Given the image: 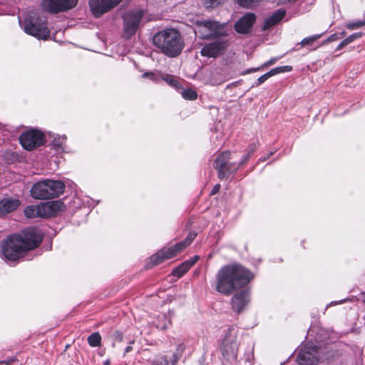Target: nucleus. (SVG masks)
Returning <instances> with one entry per match:
<instances>
[{
    "label": "nucleus",
    "instance_id": "nucleus-1",
    "mask_svg": "<svg viewBox=\"0 0 365 365\" xmlns=\"http://www.w3.org/2000/svg\"><path fill=\"white\" fill-rule=\"evenodd\" d=\"M42 240L43 235L37 228H26L19 234L7 236L1 242L2 255L6 259L16 261L25 252L36 248Z\"/></svg>",
    "mask_w": 365,
    "mask_h": 365
},
{
    "label": "nucleus",
    "instance_id": "nucleus-2",
    "mask_svg": "<svg viewBox=\"0 0 365 365\" xmlns=\"http://www.w3.org/2000/svg\"><path fill=\"white\" fill-rule=\"evenodd\" d=\"M194 31L202 39L212 40L201 49V55L215 58L224 53L229 46L226 24H195Z\"/></svg>",
    "mask_w": 365,
    "mask_h": 365
},
{
    "label": "nucleus",
    "instance_id": "nucleus-3",
    "mask_svg": "<svg viewBox=\"0 0 365 365\" xmlns=\"http://www.w3.org/2000/svg\"><path fill=\"white\" fill-rule=\"evenodd\" d=\"M253 277V274L240 264L223 266L216 275V290L230 295L233 291L248 284Z\"/></svg>",
    "mask_w": 365,
    "mask_h": 365
},
{
    "label": "nucleus",
    "instance_id": "nucleus-4",
    "mask_svg": "<svg viewBox=\"0 0 365 365\" xmlns=\"http://www.w3.org/2000/svg\"><path fill=\"white\" fill-rule=\"evenodd\" d=\"M153 45L170 58L178 56L185 47L180 33L175 29H165L156 33L153 37Z\"/></svg>",
    "mask_w": 365,
    "mask_h": 365
},
{
    "label": "nucleus",
    "instance_id": "nucleus-5",
    "mask_svg": "<svg viewBox=\"0 0 365 365\" xmlns=\"http://www.w3.org/2000/svg\"><path fill=\"white\" fill-rule=\"evenodd\" d=\"M196 235V233L190 232L183 241L175 244L173 247L162 249L155 255L151 256L150 262L152 266L160 264L165 259H170L175 257L178 252H181L187 246L190 245L191 242L195 240Z\"/></svg>",
    "mask_w": 365,
    "mask_h": 365
},
{
    "label": "nucleus",
    "instance_id": "nucleus-6",
    "mask_svg": "<svg viewBox=\"0 0 365 365\" xmlns=\"http://www.w3.org/2000/svg\"><path fill=\"white\" fill-rule=\"evenodd\" d=\"M230 159L231 153L225 151L217 155L215 160L214 168L217 171V175L220 180L228 178L239 169V165H237L236 163L230 162Z\"/></svg>",
    "mask_w": 365,
    "mask_h": 365
},
{
    "label": "nucleus",
    "instance_id": "nucleus-7",
    "mask_svg": "<svg viewBox=\"0 0 365 365\" xmlns=\"http://www.w3.org/2000/svg\"><path fill=\"white\" fill-rule=\"evenodd\" d=\"M319 346L309 342L302 346L296 361L299 365H314L319 360Z\"/></svg>",
    "mask_w": 365,
    "mask_h": 365
},
{
    "label": "nucleus",
    "instance_id": "nucleus-8",
    "mask_svg": "<svg viewBox=\"0 0 365 365\" xmlns=\"http://www.w3.org/2000/svg\"><path fill=\"white\" fill-rule=\"evenodd\" d=\"M44 135L38 130H30L23 133L19 141L24 148L31 150L43 143Z\"/></svg>",
    "mask_w": 365,
    "mask_h": 365
},
{
    "label": "nucleus",
    "instance_id": "nucleus-9",
    "mask_svg": "<svg viewBox=\"0 0 365 365\" xmlns=\"http://www.w3.org/2000/svg\"><path fill=\"white\" fill-rule=\"evenodd\" d=\"M238 351V344L234 328H230L226 334L222 346V354L227 359H236Z\"/></svg>",
    "mask_w": 365,
    "mask_h": 365
},
{
    "label": "nucleus",
    "instance_id": "nucleus-10",
    "mask_svg": "<svg viewBox=\"0 0 365 365\" xmlns=\"http://www.w3.org/2000/svg\"><path fill=\"white\" fill-rule=\"evenodd\" d=\"M124 23H140V21H160V14H150L140 9L128 10L123 15Z\"/></svg>",
    "mask_w": 365,
    "mask_h": 365
},
{
    "label": "nucleus",
    "instance_id": "nucleus-11",
    "mask_svg": "<svg viewBox=\"0 0 365 365\" xmlns=\"http://www.w3.org/2000/svg\"><path fill=\"white\" fill-rule=\"evenodd\" d=\"M78 0H43L41 6L44 11L50 13H58L75 7Z\"/></svg>",
    "mask_w": 365,
    "mask_h": 365
},
{
    "label": "nucleus",
    "instance_id": "nucleus-12",
    "mask_svg": "<svg viewBox=\"0 0 365 365\" xmlns=\"http://www.w3.org/2000/svg\"><path fill=\"white\" fill-rule=\"evenodd\" d=\"M185 350L184 343H178L175 351H173L170 357L165 354H158L152 361L151 365H177L179 360L182 358Z\"/></svg>",
    "mask_w": 365,
    "mask_h": 365
},
{
    "label": "nucleus",
    "instance_id": "nucleus-13",
    "mask_svg": "<svg viewBox=\"0 0 365 365\" xmlns=\"http://www.w3.org/2000/svg\"><path fill=\"white\" fill-rule=\"evenodd\" d=\"M123 0H89V6L92 14L96 17L103 14L117 6Z\"/></svg>",
    "mask_w": 365,
    "mask_h": 365
},
{
    "label": "nucleus",
    "instance_id": "nucleus-14",
    "mask_svg": "<svg viewBox=\"0 0 365 365\" xmlns=\"http://www.w3.org/2000/svg\"><path fill=\"white\" fill-rule=\"evenodd\" d=\"M21 29L27 34L33 36L38 39H47L51 33L49 28L46 24H19Z\"/></svg>",
    "mask_w": 365,
    "mask_h": 365
},
{
    "label": "nucleus",
    "instance_id": "nucleus-15",
    "mask_svg": "<svg viewBox=\"0 0 365 365\" xmlns=\"http://www.w3.org/2000/svg\"><path fill=\"white\" fill-rule=\"evenodd\" d=\"M250 301V293L248 291H242L235 294L231 299L232 309L240 313Z\"/></svg>",
    "mask_w": 365,
    "mask_h": 365
},
{
    "label": "nucleus",
    "instance_id": "nucleus-16",
    "mask_svg": "<svg viewBox=\"0 0 365 365\" xmlns=\"http://www.w3.org/2000/svg\"><path fill=\"white\" fill-rule=\"evenodd\" d=\"M31 195L35 199H51L45 180L38 182L32 186Z\"/></svg>",
    "mask_w": 365,
    "mask_h": 365
},
{
    "label": "nucleus",
    "instance_id": "nucleus-17",
    "mask_svg": "<svg viewBox=\"0 0 365 365\" xmlns=\"http://www.w3.org/2000/svg\"><path fill=\"white\" fill-rule=\"evenodd\" d=\"M51 198L59 197L64 192L65 184L61 180H45Z\"/></svg>",
    "mask_w": 365,
    "mask_h": 365
},
{
    "label": "nucleus",
    "instance_id": "nucleus-18",
    "mask_svg": "<svg viewBox=\"0 0 365 365\" xmlns=\"http://www.w3.org/2000/svg\"><path fill=\"white\" fill-rule=\"evenodd\" d=\"M20 200L16 198H4L0 201V216L16 210L20 205Z\"/></svg>",
    "mask_w": 365,
    "mask_h": 365
},
{
    "label": "nucleus",
    "instance_id": "nucleus-19",
    "mask_svg": "<svg viewBox=\"0 0 365 365\" xmlns=\"http://www.w3.org/2000/svg\"><path fill=\"white\" fill-rule=\"evenodd\" d=\"M292 70L291 66H279L272 68L267 73L263 74L258 78L257 81L253 85V86H258L265 82L270 77L281 73L289 72Z\"/></svg>",
    "mask_w": 365,
    "mask_h": 365
},
{
    "label": "nucleus",
    "instance_id": "nucleus-20",
    "mask_svg": "<svg viewBox=\"0 0 365 365\" xmlns=\"http://www.w3.org/2000/svg\"><path fill=\"white\" fill-rule=\"evenodd\" d=\"M286 15V11L282 9H279L276 10L272 13V15L268 16L264 23H279L280 21H282Z\"/></svg>",
    "mask_w": 365,
    "mask_h": 365
},
{
    "label": "nucleus",
    "instance_id": "nucleus-21",
    "mask_svg": "<svg viewBox=\"0 0 365 365\" xmlns=\"http://www.w3.org/2000/svg\"><path fill=\"white\" fill-rule=\"evenodd\" d=\"M66 140V135H56L52 140L53 148L57 151H65V143Z\"/></svg>",
    "mask_w": 365,
    "mask_h": 365
},
{
    "label": "nucleus",
    "instance_id": "nucleus-22",
    "mask_svg": "<svg viewBox=\"0 0 365 365\" xmlns=\"http://www.w3.org/2000/svg\"><path fill=\"white\" fill-rule=\"evenodd\" d=\"M37 210L38 217H52V212L51 211V205L48 202L41 203L37 205Z\"/></svg>",
    "mask_w": 365,
    "mask_h": 365
},
{
    "label": "nucleus",
    "instance_id": "nucleus-23",
    "mask_svg": "<svg viewBox=\"0 0 365 365\" xmlns=\"http://www.w3.org/2000/svg\"><path fill=\"white\" fill-rule=\"evenodd\" d=\"M322 36H323V34H316V35H313V36L304 38L302 40V41L300 42V44L302 46H313L312 49L314 50L317 47V45H315L317 41L319 38H320Z\"/></svg>",
    "mask_w": 365,
    "mask_h": 365
},
{
    "label": "nucleus",
    "instance_id": "nucleus-24",
    "mask_svg": "<svg viewBox=\"0 0 365 365\" xmlns=\"http://www.w3.org/2000/svg\"><path fill=\"white\" fill-rule=\"evenodd\" d=\"M139 24H125L123 37L128 39L131 38L137 31Z\"/></svg>",
    "mask_w": 365,
    "mask_h": 365
},
{
    "label": "nucleus",
    "instance_id": "nucleus-25",
    "mask_svg": "<svg viewBox=\"0 0 365 365\" xmlns=\"http://www.w3.org/2000/svg\"><path fill=\"white\" fill-rule=\"evenodd\" d=\"M189 264L187 262H182L179 266L175 267L172 271V274L174 277H176L178 278L181 277L184 274H185L189 270Z\"/></svg>",
    "mask_w": 365,
    "mask_h": 365
},
{
    "label": "nucleus",
    "instance_id": "nucleus-26",
    "mask_svg": "<svg viewBox=\"0 0 365 365\" xmlns=\"http://www.w3.org/2000/svg\"><path fill=\"white\" fill-rule=\"evenodd\" d=\"M253 24H234V29L236 32L240 34H250L252 32Z\"/></svg>",
    "mask_w": 365,
    "mask_h": 365
},
{
    "label": "nucleus",
    "instance_id": "nucleus-27",
    "mask_svg": "<svg viewBox=\"0 0 365 365\" xmlns=\"http://www.w3.org/2000/svg\"><path fill=\"white\" fill-rule=\"evenodd\" d=\"M51 205V211L52 212V216H55L58 212L64 210V204L61 200L48 201Z\"/></svg>",
    "mask_w": 365,
    "mask_h": 365
},
{
    "label": "nucleus",
    "instance_id": "nucleus-28",
    "mask_svg": "<svg viewBox=\"0 0 365 365\" xmlns=\"http://www.w3.org/2000/svg\"><path fill=\"white\" fill-rule=\"evenodd\" d=\"M257 20L256 15L252 12H247L245 14L242 15L236 23L240 24H249V23H255Z\"/></svg>",
    "mask_w": 365,
    "mask_h": 365
},
{
    "label": "nucleus",
    "instance_id": "nucleus-29",
    "mask_svg": "<svg viewBox=\"0 0 365 365\" xmlns=\"http://www.w3.org/2000/svg\"><path fill=\"white\" fill-rule=\"evenodd\" d=\"M101 336L98 332H94L88 337V343L92 347L101 345Z\"/></svg>",
    "mask_w": 365,
    "mask_h": 365
},
{
    "label": "nucleus",
    "instance_id": "nucleus-30",
    "mask_svg": "<svg viewBox=\"0 0 365 365\" xmlns=\"http://www.w3.org/2000/svg\"><path fill=\"white\" fill-rule=\"evenodd\" d=\"M361 35L359 34H354L344 39L336 47V50L339 51L342 49L344 47L351 43L353 41L359 38Z\"/></svg>",
    "mask_w": 365,
    "mask_h": 365
},
{
    "label": "nucleus",
    "instance_id": "nucleus-31",
    "mask_svg": "<svg viewBox=\"0 0 365 365\" xmlns=\"http://www.w3.org/2000/svg\"><path fill=\"white\" fill-rule=\"evenodd\" d=\"M24 215L28 218H33L38 217L37 206L29 205L27 206L24 210Z\"/></svg>",
    "mask_w": 365,
    "mask_h": 365
},
{
    "label": "nucleus",
    "instance_id": "nucleus-32",
    "mask_svg": "<svg viewBox=\"0 0 365 365\" xmlns=\"http://www.w3.org/2000/svg\"><path fill=\"white\" fill-rule=\"evenodd\" d=\"M181 94L185 99L190 101L195 100L197 97V93L190 88L183 90Z\"/></svg>",
    "mask_w": 365,
    "mask_h": 365
},
{
    "label": "nucleus",
    "instance_id": "nucleus-33",
    "mask_svg": "<svg viewBox=\"0 0 365 365\" xmlns=\"http://www.w3.org/2000/svg\"><path fill=\"white\" fill-rule=\"evenodd\" d=\"M225 1V0H203L202 4L205 9H209L216 7Z\"/></svg>",
    "mask_w": 365,
    "mask_h": 365
},
{
    "label": "nucleus",
    "instance_id": "nucleus-34",
    "mask_svg": "<svg viewBox=\"0 0 365 365\" xmlns=\"http://www.w3.org/2000/svg\"><path fill=\"white\" fill-rule=\"evenodd\" d=\"M163 79L171 86L178 88L180 86V83L178 81L171 76H167L166 77L163 78Z\"/></svg>",
    "mask_w": 365,
    "mask_h": 365
},
{
    "label": "nucleus",
    "instance_id": "nucleus-35",
    "mask_svg": "<svg viewBox=\"0 0 365 365\" xmlns=\"http://www.w3.org/2000/svg\"><path fill=\"white\" fill-rule=\"evenodd\" d=\"M260 0H237V3L242 7H250L259 2Z\"/></svg>",
    "mask_w": 365,
    "mask_h": 365
},
{
    "label": "nucleus",
    "instance_id": "nucleus-36",
    "mask_svg": "<svg viewBox=\"0 0 365 365\" xmlns=\"http://www.w3.org/2000/svg\"><path fill=\"white\" fill-rule=\"evenodd\" d=\"M344 31H342L341 33L333 34L327 38V40L324 41V43H328V42H331V41L339 40L341 38H342L344 36Z\"/></svg>",
    "mask_w": 365,
    "mask_h": 365
},
{
    "label": "nucleus",
    "instance_id": "nucleus-37",
    "mask_svg": "<svg viewBox=\"0 0 365 365\" xmlns=\"http://www.w3.org/2000/svg\"><path fill=\"white\" fill-rule=\"evenodd\" d=\"M257 148H258V143H250L248 145L247 148L246 149V153L252 156L254 154V153L257 150Z\"/></svg>",
    "mask_w": 365,
    "mask_h": 365
},
{
    "label": "nucleus",
    "instance_id": "nucleus-38",
    "mask_svg": "<svg viewBox=\"0 0 365 365\" xmlns=\"http://www.w3.org/2000/svg\"><path fill=\"white\" fill-rule=\"evenodd\" d=\"M111 338L113 341H121L123 340V333L116 330L112 334Z\"/></svg>",
    "mask_w": 365,
    "mask_h": 365
},
{
    "label": "nucleus",
    "instance_id": "nucleus-39",
    "mask_svg": "<svg viewBox=\"0 0 365 365\" xmlns=\"http://www.w3.org/2000/svg\"><path fill=\"white\" fill-rule=\"evenodd\" d=\"M251 157V155H250L249 154H247L246 153V154H245L241 160H240V162L238 163H237V165H239V168L241 167V166H243L245 164L247 163V162L248 161L249 158Z\"/></svg>",
    "mask_w": 365,
    "mask_h": 365
},
{
    "label": "nucleus",
    "instance_id": "nucleus-40",
    "mask_svg": "<svg viewBox=\"0 0 365 365\" xmlns=\"http://www.w3.org/2000/svg\"><path fill=\"white\" fill-rule=\"evenodd\" d=\"M279 59V58H272L271 59H269L268 61L265 62L263 65H262V68L263 67H267L269 66H271L272 64H274L277 60Z\"/></svg>",
    "mask_w": 365,
    "mask_h": 365
},
{
    "label": "nucleus",
    "instance_id": "nucleus-41",
    "mask_svg": "<svg viewBox=\"0 0 365 365\" xmlns=\"http://www.w3.org/2000/svg\"><path fill=\"white\" fill-rule=\"evenodd\" d=\"M197 259H198V257L197 256H195L192 259H190L189 260H186L184 262H187L188 264H189V269H190L196 263Z\"/></svg>",
    "mask_w": 365,
    "mask_h": 365
},
{
    "label": "nucleus",
    "instance_id": "nucleus-42",
    "mask_svg": "<svg viewBox=\"0 0 365 365\" xmlns=\"http://www.w3.org/2000/svg\"><path fill=\"white\" fill-rule=\"evenodd\" d=\"M143 78H149L152 80H155V75L153 72H145L142 75Z\"/></svg>",
    "mask_w": 365,
    "mask_h": 365
},
{
    "label": "nucleus",
    "instance_id": "nucleus-43",
    "mask_svg": "<svg viewBox=\"0 0 365 365\" xmlns=\"http://www.w3.org/2000/svg\"><path fill=\"white\" fill-rule=\"evenodd\" d=\"M220 185L216 184L212 189V190L210 192V195H215L217 192H218V191L220 190Z\"/></svg>",
    "mask_w": 365,
    "mask_h": 365
},
{
    "label": "nucleus",
    "instance_id": "nucleus-44",
    "mask_svg": "<svg viewBox=\"0 0 365 365\" xmlns=\"http://www.w3.org/2000/svg\"><path fill=\"white\" fill-rule=\"evenodd\" d=\"M276 152V150H274V151H271L266 156H263V157H261L259 160V161H262V162H264V161H266L267 159L269 158L270 156H272L274 153Z\"/></svg>",
    "mask_w": 365,
    "mask_h": 365
},
{
    "label": "nucleus",
    "instance_id": "nucleus-45",
    "mask_svg": "<svg viewBox=\"0 0 365 365\" xmlns=\"http://www.w3.org/2000/svg\"><path fill=\"white\" fill-rule=\"evenodd\" d=\"M19 23H22L20 19H19ZM24 23L31 24V23H34V22L33 19H26ZM36 23H45V22L43 21H42L41 19H38Z\"/></svg>",
    "mask_w": 365,
    "mask_h": 365
},
{
    "label": "nucleus",
    "instance_id": "nucleus-46",
    "mask_svg": "<svg viewBox=\"0 0 365 365\" xmlns=\"http://www.w3.org/2000/svg\"><path fill=\"white\" fill-rule=\"evenodd\" d=\"M133 343H134V341H131L130 342V344H133ZM132 350H133V347H132V346H131V345H128V346H127L125 347V353H124V354H127V353H129V352H130V351H131Z\"/></svg>",
    "mask_w": 365,
    "mask_h": 365
},
{
    "label": "nucleus",
    "instance_id": "nucleus-47",
    "mask_svg": "<svg viewBox=\"0 0 365 365\" xmlns=\"http://www.w3.org/2000/svg\"><path fill=\"white\" fill-rule=\"evenodd\" d=\"M262 67H257V68H250L248 70H247L245 71V73H253V72H256V71H258L260 70Z\"/></svg>",
    "mask_w": 365,
    "mask_h": 365
},
{
    "label": "nucleus",
    "instance_id": "nucleus-48",
    "mask_svg": "<svg viewBox=\"0 0 365 365\" xmlns=\"http://www.w3.org/2000/svg\"><path fill=\"white\" fill-rule=\"evenodd\" d=\"M361 24H347V28L349 29H358L359 27V26H361Z\"/></svg>",
    "mask_w": 365,
    "mask_h": 365
},
{
    "label": "nucleus",
    "instance_id": "nucleus-49",
    "mask_svg": "<svg viewBox=\"0 0 365 365\" xmlns=\"http://www.w3.org/2000/svg\"><path fill=\"white\" fill-rule=\"evenodd\" d=\"M193 23H196V24H198V23H218L217 21H202V20H196Z\"/></svg>",
    "mask_w": 365,
    "mask_h": 365
},
{
    "label": "nucleus",
    "instance_id": "nucleus-50",
    "mask_svg": "<svg viewBox=\"0 0 365 365\" xmlns=\"http://www.w3.org/2000/svg\"><path fill=\"white\" fill-rule=\"evenodd\" d=\"M272 25L273 24H262L261 30L266 31L267 29H269Z\"/></svg>",
    "mask_w": 365,
    "mask_h": 365
},
{
    "label": "nucleus",
    "instance_id": "nucleus-51",
    "mask_svg": "<svg viewBox=\"0 0 365 365\" xmlns=\"http://www.w3.org/2000/svg\"><path fill=\"white\" fill-rule=\"evenodd\" d=\"M158 327L160 328L161 329H167V326L166 325H163V326L158 325Z\"/></svg>",
    "mask_w": 365,
    "mask_h": 365
},
{
    "label": "nucleus",
    "instance_id": "nucleus-52",
    "mask_svg": "<svg viewBox=\"0 0 365 365\" xmlns=\"http://www.w3.org/2000/svg\"><path fill=\"white\" fill-rule=\"evenodd\" d=\"M103 365H110V361L109 360H106L103 362Z\"/></svg>",
    "mask_w": 365,
    "mask_h": 365
},
{
    "label": "nucleus",
    "instance_id": "nucleus-53",
    "mask_svg": "<svg viewBox=\"0 0 365 365\" xmlns=\"http://www.w3.org/2000/svg\"><path fill=\"white\" fill-rule=\"evenodd\" d=\"M357 23H365V20L364 21H358Z\"/></svg>",
    "mask_w": 365,
    "mask_h": 365
},
{
    "label": "nucleus",
    "instance_id": "nucleus-54",
    "mask_svg": "<svg viewBox=\"0 0 365 365\" xmlns=\"http://www.w3.org/2000/svg\"><path fill=\"white\" fill-rule=\"evenodd\" d=\"M364 302H365V298H364Z\"/></svg>",
    "mask_w": 365,
    "mask_h": 365
}]
</instances>
